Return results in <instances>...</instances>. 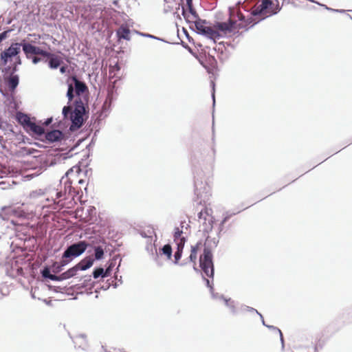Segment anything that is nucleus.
I'll return each mask as SVG.
<instances>
[{
	"instance_id": "nucleus-1",
	"label": "nucleus",
	"mask_w": 352,
	"mask_h": 352,
	"mask_svg": "<svg viewBox=\"0 0 352 352\" xmlns=\"http://www.w3.org/2000/svg\"><path fill=\"white\" fill-rule=\"evenodd\" d=\"M66 84L68 104L63 107L62 114L64 120L71 121L69 130L74 131L81 128L86 120L84 117L88 112L80 96L88 92V87L76 75L69 76Z\"/></svg>"
},
{
	"instance_id": "nucleus-2",
	"label": "nucleus",
	"mask_w": 352,
	"mask_h": 352,
	"mask_svg": "<svg viewBox=\"0 0 352 352\" xmlns=\"http://www.w3.org/2000/svg\"><path fill=\"white\" fill-rule=\"evenodd\" d=\"M199 266H200L204 274L212 279L210 280L209 278H205L204 275L202 276L203 279L206 283V285L210 289V292L212 298L215 300H223L226 298L223 296V295L214 292L213 277H214V264H213V261H212V254L211 250L207 247L204 248V252L200 256Z\"/></svg>"
},
{
	"instance_id": "nucleus-3",
	"label": "nucleus",
	"mask_w": 352,
	"mask_h": 352,
	"mask_svg": "<svg viewBox=\"0 0 352 352\" xmlns=\"http://www.w3.org/2000/svg\"><path fill=\"white\" fill-rule=\"evenodd\" d=\"M100 0H91L87 6L83 7L67 6V10L72 14L80 15L84 19L91 21L92 19H100L103 16V7L99 3Z\"/></svg>"
},
{
	"instance_id": "nucleus-4",
	"label": "nucleus",
	"mask_w": 352,
	"mask_h": 352,
	"mask_svg": "<svg viewBox=\"0 0 352 352\" xmlns=\"http://www.w3.org/2000/svg\"><path fill=\"white\" fill-rule=\"evenodd\" d=\"M194 191L195 198L194 199L198 204H205L210 196V186L202 170L197 171L195 175Z\"/></svg>"
},
{
	"instance_id": "nucleus-5",
	"label": "nucleus",
	"mask_w": 352,
	"mask_h": 352,
	"mask_svg": "<svg viewBox=\"0 0 352 352\" xmlns=\"http://www.w3.org/2000/svg\"><path fill=\"white\" fill-rule=\"evenodd\" d=\"M38 38H40L39 35L29 34L26 38L21 40V48H22V50L28 59H30L32 56L34 55L43 56L45 50L33 45V43H36V40Z\"/></svg>"
},
{
	"instance_id": "nucleus-6",
	"label": "nucleus",
	"mask_w": 352,
	"mask_h": 352,
	"mask_svg": "<svg viewBox=\"0 0 352 352\" xmlns=\"http://www.w3.org/2000/svg\"><path fill=\"white\" fill-rule=\"evenodd\" d=\"M208 23V22L206 20L201 19L197 21H193L194 28L191 26L190 28L192 30L195 28L197 34L206 36L212 41L214 43H216L217 40L221 38L222 35L211 27L207 26L206 24Z\"/></svg>"
},
{
	"instance_id": "nucleus-7",
	"label": "nucleus",
	"mask_w": 352,
	"mask_h": 352,
	"mask_svg": "<svg viewBox=\"0 0 352 352\" xmlns=\"http://www.w3.org/2000/svg\"><path fill=\"white\" fill-rule=\"evenodd\" d=\"M67 159V157L65 156V154L58 153L54 157H48L43 162L41 163V165L34 169V172L32 173L27 174L25 176V178L30 180L32 178L39 175L43 171H45L48 166H52L55 165L58 162H61L62 161Z\"/></svg>"
},
{
	"instance_id": "nucleus-8",
	"label": "nucleus",
	"mask_w": 352,
	"mask_h": 352,
	"mask_svg": "<svg viewBox=\"0 0 352 352\" xmlns=\"http://www.w3.org/2000/svg\"><path fill=\"white\" fill-rule=\"evenodd\" d=\"M89 244L85 241H80L69 245L63 252L65 258H69L70 260L80 256L85 252Z\"/></svg>"
},
{
	"instance_id": "nucleus-9",
	"label": "nucleus",
	"mask_w": 352,
	"mask_h": 352,
	"mask_svg": "<svg viewBox=\"0 0 352 352\" xmlns=\"http://www.w3.org/2000/svg\"><path fill=\"white\" fill-rule=\"evenodd\" d=\"M20 42L12 43L10 45L0 54V65L6 66L12 58L16 57L21 52Z\"/></svg>"
},
{
	"instance_id": "nucleus-10",
	"label": "nucleus",
	"mask_w": 352,
	"mask_h": 352,
	"mask_svg": "<svg viewBox=\"0 0 352 352\" xmlns=\"http://www.w3.org/2000/svg\"><path fill=\"white\" fill-rule=\"evenodd\" d=\"M74 174L73 169L70 168L60 180V188H62L63 190L65 198H68L67 195L74 197L77 193L72 186V181L70 178V175Z\"/></svg>"
},
{
	"instance_id": "nucleus-11",
	"label": "nucleus",
	"mask_w": 352,
	"mask_h": 352,
	"mask_svg": "<svg viewBox=\"0 0 352 352\" xmlns=\"http://www.w3.org/2000/svg\"><path fill=\"white\" fill-rule=\"evenodd\" d=\"M43 57L45 58V63L51 69H58L63 63V58L60 56L47 51H45Z\"/></svg>"
},
{
	"instance_id": "nucleus-12",
	"label": "nucleus",
	"mask_w": 352,
	"mask_h": 352,
	"mask_svg": "<svg viewBox=\"0 0 352 352\" xmlns=\"http://www.w3.org/2000/svg\"><path fill=\"white\" fill-rule=\"evenodd\" d=\"M236 22L229 19L227 22H215L213 25V29L216 31L222 32L224 34L230 33L236 30Z\"/></svg>"
},
{
	"instance_id": "nucleus-13",
	"label": "nucleus",
	"mask_w": 352,
	"mask_h": 352,
	"mask_svg": "<svg viewBox=\"0 0 352 352\" xmlns=\"http://www.w3.org/2000/svg\"><path fill=\"white\" fill-rule=\"evenodd\" d=\"M199 221H203V231L204 232H210L212 229L213 218L210 217L208 210H201L198 214Z\"/></svg>"
},
{
	"instance_id": "nucleus-14",
	"label": "nucleus",
	"mask_w": 352,
	"mask_h": 352,
	"mask_svg": "<svg viewBox=\"0 0 352 352\" xmlns=\"http://www.w3.org/2000/svg\"><path fill=\"white\" fill-rule=\"evenodd\" d=\"M46 142L54 143L61 141L64 138L63 133L58 129H53L44 133Z\"/></svg>"
},
{
	"instance_id": "nucleus-15",
	"label": "nucleus",
	"mask_w": 352,
	"mask_h": 352,
	"mask_svg": "<svg viewBox=\"0 0 352 352\" xmlns=\"http://www.w3.org/2000/svg\"><path fill=\"white\" fill-rule=\"evenodd\" d=\"M272 6L273 2L271 0H262L261 5L252 10L251 14L254 16L263 15L267 12V10L270 9Z\"/></svg>"
},
{
	"instance_id": "nucleus-16",
	"label": "nucleus",
	"mask_w": 352,
	"mask_h": 352,
	"mask_svg": "<svg viewBox=\"0 0 352 352\" xmlns=\"http://www.w3.org/2000/svg\"><path fill=\"white\" fill-rule=\"evenodd\" d=\"M188 12H186V10L184 9V8H182V16L186 19V22L191 23L193 22L190 19V15L192 16V18L195 19V21H197L199 19H201L197 13L195 9L193 7V4L191 3L187 5Z\"/></svg>"
},
{
	"instance_id": "nucleus-17",
	"label": "nucleus",
	"mask_w": 352,
	"mask_h": 352,
	"mask_svg": "<svg viewBox=\"0 0 352 352\" xmlns=\"http://www.w3.org/2000/svg\"><path fill=\"white\" fill-rule=\"evenodd\" d=\"M75 347H78L82 349V350H85L87 346V341L86 339V336L85 334H79L76 336L72 338Z\"/></svg>"
},
{
	"instance_id": "nucleus-18",
	"label": "nucleus",
	"mask_w": 352,
	"mask_h": 352,
	"mask_svg": "<svg viewBox=\"0 0 352 352\" xmlns=\"http://www.w3.org/2000/svg\"><path fill=\"white\" fill-rule=\"evenodd\" d=\"M94 262V259L91 256H89L82 259L76 265L78 270H86L93 265Z\"/></svg>"
},
{
	"instance_id": "nucleus-19",
	"label": "nucleus",
	"mask_w": 352,
	"mask_h": 352,
	"mask_svg": "<svg viewBox=\"0 0 352 352\" xmlns=\"http://www.w3.org/2000/svg\"><path fill=\"white\" fill-rule=\"evenodd\" d=\"M25 131L27 132L31 131L33 134L38 136L43 135L45 133V129L34 122H32Z\"/></svg>"
},
{
	"instance_id": "nucleus-20",
	"label": "nucleus",
	"mask_w": 352,
	"mask_h": 352,
	"mask_svg": "<svg viewBox=\"0 0 352 352\" xmlns=\"http://www.w3.org/2000/svg\"><path fill=\"white\" fill-rule=\"evenodd\" d=\"M6 85L11 92H14L19 83L18 75H10L6 78Z\"/></svg>"
},
{
	"instance_id": "nucleus-21",
	"label": "nucleus",
	"mask_w": 352,
	"mask_h": 352,
	"mask_svg": "<svg viewBox=\"0 0 352 352\" xmlns=\"http://www.w3.org/2000/svg\"><path fill=\"white\" fill-rule=\"evenodd\" d=\"M16 118L17 122L23 126L25 130H26L29 124L32 122L29 116L21 112L17 113Z\"/></svg>"
},
{
	"instance_id": "nucleus-22",
	"label": "nucleus",
	"mask_w": 352,
	"mask_h": 352,
	"mask_svg": "<svg viewBox=\"0 0 352 352\" xmlns=\"http://www.w3.org/2000/svg\"><path fill=\"white\" fill-rule=\"evenodd\" d=\"M117 36L119 39L123 38L126 41H129L130 38V30L126 26H120L116 32Z\"/></svg>"
},
{
	"instance_id": "nucleus-23",
	"label": "nucleus",
	"mask_w": 352,
	"mask_h": 352,
	"mask_svg": "<svg viewBox=\"0 0 352 352\" xmlns=\"http://www.w3.org/2000/svg\"><path fill=\"white\" fill-rule=\"evenodd\" d=\"M38 152V151L35 148H28V147H25V146L21 147L19 150V154L21 157L31 155H33Z\"/></svg>"
},
{
	"instance_id": "nucleus-24",
	"label": "nucleus",
	"mask_w": 352,
	"mask_h": 352,
	"mask_svg": "<svg viewBox=\"0 0 352 352\" xmlns=\"http://www.w3.org/2000/svg\"><path fill=\"white\" fill-rule=\"evenodd\" d=\"M223 302L225 303V305L228 307L230 310V312L233 315L237 314V309L235 307V302L234 300H232L230 298H225L223 300Z\"/></svg>"
},
{
	"instance_id": "nucleus-25",
	"label": "nucleus",
	"mask_w": 352,
	"mask_h": 352,
	"mask_svg": "<svg viewBox=\"0 0 352 352\" xmlns=\"http://www.w3.org/2000/svg\"><path fill=\"white\" fill-rule=\"evenodd\" d=\"M94 258L96 260H101L104 257V249L100 245L94 247Z\"/></svg>"
},
{
	"instance_id": "nucleus-26",
	"label": "nucleus",
	"mask_w": 352,
	"mask_h": 352,
	"mask_svg": "<svg viewBox=\"0 0 352 352\" xmlns=\"http://www.w3.org/2000/svg\"><path fill=\"white\" fill-rule=\"evenodd\" d=\"M94 283L91 281V276H85L82 283L78 287L79 288L88 287L91 289L94 287Z\"/></svg>"
},
{
	"instance_id": "nucleus-27",
	"label": "nucleus",
	"mask_w": 352,
	"mask_h": 352,
	"mask_svg": "<svg viewBox=\"0 0 352 352\" xmlns=\"http://www.w3.org/2000/svg\"><path fill=\"white\" fill-rule=\"evenodd\" d=\"M240 212L239 211H237L236 212H233V213H230L229 212H227L226 213V215L224 217V218L223 219L222 221L221 222L220 225H219V232H218V236H219V234H221V232L223 231V225L224 223H226L228 219L232 216V215H234L237 213H239Z\"/></svg>"
},
{
	"instance_id": "nucleus-28",
	"label": "nucleus",
	"mask_w": 352,
	"mask_h": 352,
	"mask_svg": "<svg viewBox=\"0 0 352 352\" xmlns=\"http://www.w3.org/2000/svg\"><path fill=\"white\" fill-rule=\"evenodd\" d=\"M118 257V256H114V258L108 263V265L104 270V276L108 277L111 275V271L116 265V259Z\"/></svg>"
},
{
	"instance_id": "nucleus-29",
	"label": "nucleus",
	"mask_w": 352,
	"mask_h": 352,
	"mask_svg": "<svg viewBox=\"0 0 352 352\" xmlns=\"http://www.w3.org/2000/svg\"><path fill=\"white\" fill-rule=\"evenodd\" d=\"M104 270L102 267L95 268L92 272L93 277L95 279H97L100 276L102 278H106V276H104Z\"/></svg>"
},
{
	"instance_id": "nucleus-30",
	"label": "nucleus",
	"mask_w": 352,
	"mask_h": 352,
	"mask_svg": "<svg viewBox=\"0 0 352 352\" xmlns=\"http://www.w3.org/2000/svg\"><path fill=\"white\" fill-rule=\"evenodd\" d=\"M161 250H162V253L168 257V258L170 259L171 258L173 250H172V247L170 244L164 245L162 248Z\"/></svg>"
},
{
	"instance_id": "nucleus-31",
	"label": "nucleus",
	"mask_w": 352,
	"mask_h": 352,
	"mask_svg": "<svg viewBox=\"0 0 352 352\" xmlns=\"http://www.w3.org/2000/svg\"><path fill=\"white\" fill-rule=\"evenodd\" d=\"M265 327L280 336V341L282 343V348H284V339L281 331L278 327L273 325H265Z\"/></svg>"
},
{
	"instance_id": "nucleus-32",
	"label": "nucleus",
	"mask_w": 352,
	"mask_h": 352,
	"mask_svg": "<svg viewBox=\"0 0 352 352\" xmlns=\"http://www.w3.org/2000/svg\"><path fill=\"white\" fill-rule=\"evenodd\" d=\"M240 309L241 311H248V312H251V313H255L257 315H258L260 316V318H262V314L253 307H249V306H247L245 305H242L241 306Z\"/></svg>"
},
{
	"instance_id": "nucleus-33",
	"label": "nucleus",
	"mask_w": 352,
	"mask_h": 352,
	"mask_svg": "<svg viewBox=\"0 0 352 352\" xmlns=\"http://www.w3.org/2000/svg\"><path fill=\"white\" fill-rule=\"evenodd\" d=\"M12 30V28H8L0 33V43L10 36V34Z\"/></svg>"
},
{
	"instance_id": "nucleus-34",
	"label": "nucleus",
	"mask_w": 352,
	"mask_h": 352,
	"mask_svg": "<svg viewBox=\"0 0 352 352\" xmlns=\"http://www.w3.org/2000/svg\"><path fill=\"white\" fill-rule=\"evenodd\" d=\"M78 271V270L76 265H75L65 272L66 275L67 276V278H69L71 277L74 276L76 274V272Z\"/></svg>"
},
{
	"instance_id": "nucleus-35",
	"label": "nucleus",
	"mask_w": 352,
	"mask_h": 352,
	"mask_svg": "<svg viewBox=\"0 0 352 352\" xmlns=\"http://www.w3.org/2000/svg\"><path fill=\"white\" fill-rule=\"evenodd\" d=\"M182 230H179V228H175L174 231V241L179 240V239H185V237L182 236Z\"/></svg>"
},
{
	"instance_id": "nucleus-36",
	"label": "nucleus",
	"mask_w": 352,
	"mask_h": 352,
	"mask_svg": "<svg viewBox=\"0 0 352 352\" xmlns=\"http://www.w3.org/2000/svg\"><path fill=\"white\" fill-rule=\"evenodd\" d=\"M41 274L44 278L48 279L50 278V276L52 275L50 269L48 267H43V269L41 271Z\"/></svg>"
},
{
	"instance_id": "nucleus-37",
	"label": "nucleus",
	"mask_w": 352,
	"mask_h": 352,
	"mask_svg": "<svg viewBox=\"0 0 352 352\" xmlns=\"http://www.w3.org/2000/svg\"><path fill=\"white\" fill-rule=\"evenodd\" d=\"M176 245H177V250H180L183 252V249L186 243V239H179L175 241Z\"/></svg>"
},
{
	"instance_id": "nucleus-38",
	"label": "nucleus",
	"mask_w": 352,
	"mask_h": 352,
	"mask_svg": "<svg viewBox=\"0 0 352 352\" xmlns=\"http://www.w3.org/2000/svg\"><path fill=\"white\" fill-rule=\"evenodd\" d=\"M52 268V271L55 274H58L63 270V267L56 262L53 264Z\"/></svg>"
},
{
	"instance_id": "nucleus-39",
	"label": "nucleus",
	"mask_w": 352,
	"mask_h": 352,
	"mask_svg": "<svg viewBox=\"0 0 352 352\" xmlns=\"http://www.w3.org/2000/svg\"><path fill=\"white\" fill-rule=\"evenodd\" d=\"M30 59L32 60V62L34 65L38 64L41 61H43L45 63V58H43V56H41L40 57H38V56H36V55L32 56Z\"/></svg>"
},
{
	"instance_id": "nucleus-40",
	"label": "nucleus",
	"mask_w": 352,
	"mask_h": 352,
	"mask_svg": "<svg viewBox=\"0 0 352 352\" xmlns=\"http://www.w3.org/2000/svg\"><path fill=\"white\" fill-rule=\"evenodd\" d=\"M56 198L59 199L60 201L66 199L67 198H65L64 192L62 188H60L58 192L56 193Z\"/></svg>"
},
{
	"instance_id": "nucleus-41",
	"label": "nucleus",
	"mask_w": 352,
	"mask_h": 352,
	"mask_svg": "<svg viewBox=\"0 0 352 352\" xmlns=\"http://www.w3.org/2000/svg\"><path fill=\"white\" fill-rule=\"evenodd\" d=\"M138 34L140 35H141L142 36H144V37L150 38H153V39H156V40L164 41V40L162 38H160L159 37H157V36H155L154 35H152V34H148V33L138 32Z\"/></svg>"
},
{
	"instance_id": "nucleus-42",
	"label": "nucleus",
	"mask_w": 352,
	"mask_h": 352,
	"mask_svg": "<svg viewBox=\"0 0 352 352\" xmlns=\"http://www.w3.org/2000/svg\"><path fill=\"white\" fill-rule=\"evenodd\" d=\"M182 252L180 251V250H176L175 252V254H174V258H175V264H178V261H179V259L182 258Z\"/></svg>"
},
{
	"instance_id": "nucleus-43",
	"label": "nucleus",
	"mask_w": 352,
	"mask_h": 352,
	"mask_svg": "<svg viewBox=\"0 0 352 352\" xmlns=\"http://www.w3.org/2000/svg\"><path fill=\"white\" fill-rule=\"evenodd\" d=\"M72 260H70L69 258H65L63 255L62 256V260L60 262V265L63 267L66 265H67L70 261Z\"/></svg>"
},
{
	"instance_id": "nucleus-44",
	"label": "nucleus",
	"mask_w": 352,
	"mask_h": 352,
	"mask_svg": "<svg viewBox=\"0 0 352 352\" xmlns=\"http://www.w3.org/2000/svg\"><path fill=\"white\" fill-rule=\"evenodd\" d=\"M114 277H115V279H116V283L114 284L113 286H114L115 288H116L119 285V284H122V276H120L118 277V276L116 274V273L115 274Z\"/></svg>"
},
{
	"instance_id": "nucleus-45",
	"label": "nucleus",
	"mask_w": 352,
	"mask_h": 352,
	"mask_svg": "<svg viewBox=\"0 0 352 352\" xmlns=\"http://www.w3.org/2000/svg\"><path fill=\"white\" fill-rule=\"evenodd\" d=\"M67 276L66 275L65 272L62 273L60 275H58V281H61L63 280L67 279Z\"/></svg>"
},
{
	"instance_id": "nucleus-46",
	"label": "nucleus",
	"mask_w": 352,
	"mask_h": 352,
	"mask_svg": "<svg viewBox=\"0 0 352 352\" xmlns=\"http://www.w3.org/2000/svg\"><path fill=\"white\" fill-rule=\"evenodd\" d=\"M67 276L66 275L65 272L62 273L60 275H58V281H61L63 280L67 279Z\"/></svg>"
},
{
	"instance_id": "nucleus-47",
	"label": "nucleus",
	"mask_w": 352,
	"mask_h": 352,
	"mask_svg": "<svg viewBox=\"0 0 352 352\" xmlns=\"http://www.w3.org/2000/svg\"><path fill=\"white\" fill-rule=\"evenodd\" d=\"M67 276L66 275L65 272L62 273L60 275H58V281H61L63 280L67 279Z\"/></svg>"
},
{
	"instance_id": "nucleus-48",
	"label": "nucleus",
	"mask_w": 352,
	"mask_h": 352,
	"mask_svg": "<svg viewBox=\"0 0 352 352\" xmlns=\"http://www.w3.org/2000/svg\"><path fill=\"white\" fill-rule=\"evenodd\" d=\"M199 243H197L194 246H192L191 247L190 252L197 254V250H198V248H199Z\"/></svg>"
},
{
	"instance_id": "nucleus-49",
	"label": "nucleus",
	"mask_w": 352,
	"mask_h": 352,
	"mask_svg": "<svg viewBox=\"0 0 352 352\" xmlns=\"http://www.w3.org/2000/svg\"><path fill=\"white\" fill-rule=\"evenodd\" d=\"M188 259L190 262L195 263L197 259V254L190 252Z\"/></svg>"
},
{
	"instance_id": "nucleus-50",
	"label": "nucleus",
	"mask_w": 352,
	"mask_h": 352,
	"mask_svg": "<svg viewBox=\"0 0 352 352\" xmlns=\"http://www.w3.org/2000/svg\"><path fill=\"white\" fill-rule=\"evenodd\" d=\"M14 58H15V62H14V65H17V66L21 65L22 61H21V57L18 55V56H16V57H14Z\"/></svg>"
},
{
	"instance_id": "nucleus-51",
	"label": "nucleus",
	"mask_w": 352,
	"mask_h": 352,
	"mask_svg": "<svg viewBox=\"0 0 352 352\" xmlns=\"http://www.w3.org/2000/svg\"><path fill=\"white\" fill-rule=\"evenodd\" d=\"M60 72L61 74H65L66 73L67 70V65H60Z\"/></svg>"
},
{
	"instance_id": "nucleus-52",
	"label": "nucleus",
	"mask_w": 352,
	"mask_h": 352,
	"mask_svg": "<svg viewBox=\"0 0 352 352\" xmlns=\"http://www.w3.org/2000/svg\"><path fill=\"white\" fill-rule=\"evenodd\" d=\"M280 10V7L279 6V5L278 4L276 9L273 10L271 13L270 14V16H272V15H274V14H277Z\"/></svg>"
},
{
	"instance_id": "nucleus-53",
	"label": "nucleus",
	"mask_w": 352,
	"mask_h": 352,
	"mask_svg": "<svg viewBox=\"0 0 352 352\" xmlns=\"http://www.w3.org/2000/svg\"><path fill=\"white\" fill-rule=\"evenodd\" d=\"M52 121H53V118L52 117L51 118H47L45 120L43 124L45 126H48V125H50L52 122Z\"/></svg>"
},
{
	"instance_id": "nucleus-54",
	"label": "nucleus",
	"mask_w": 352,
	"mask_h": 352,
	"mask_svg": "<svg viewBox=\"0 0 352 352\" xmlns=\"http://www.w3.org/2000/svg\"><path fill=\"white\" fill-rule=\"evenodd\" d=\"M212 84V100H213V105H214V103H215V100H214V82H211Z\"/></svg>"
},
{
	"instance_id": "nucleus-55",
	"label": "nucleus",
	"mask_w": 352,
	"mask_h": 352,
	"mask_svg": "<svg viewBox=\"0 0 352 352\" xmlns=\"http://www.w3.org/2000/svg\"><path fill=\"white\" fill-rule=\"evenodd\" d=\"M50 280H54V281H58V275L52 274L50 276Z\"/></svg>"
},
{
	"instance_id": "nucleus-56",
	"label": "nucleus",
	"mask_w": 352,
	"mask_h": 352,
	"mask_svg": "<svg viewBox=\"0 0 352 352\" xmlns=\"http://www.w3.org/2000/svg\"><path fill=\"white\" fill-rule=\"evenodd\" d=\"M18 71V66L17 65H14L12 68V73H11V75H14V74L15 72H16Z\"/></svg>"
},
{
	"instance_id": "nucleus-57",
	"label": "nucleus",
	"mask_w": 352,
	"mask_h": 352,
	"mask_svg": "<svg viewBox=\"0 0 352 352\" xmlns=\"http://www.w3.org/2000/svg\"><path fill=\"white\" fill-rule=\"evenodd\" d=\"M333 12H339V13H344V12H345V10H344L334 9V10H333Z\"/></svg>"
},
{
	"instance_id": "nucleus-58",
	"label": "nucleus",
	"mask_w": 352,
	"mask_h": 352,
	"mask_svg": "<svg viewBox=\"0 0 352 352\" xmlns=\"http://www.w3.org/2000/svg\"><path fill=\"white\" fill-rule=\"evenodd\" d=\"M212 241H213L214 245L216 247L218 243H219V240L216 239L215 238H214Z\"/></svg>"
},
{
	"instance_id": "nucleus-59",
	"label": "nucleus",
	"mask_w": 352,
	"mask_h": 352,
	"mask_svg": "<svg viewBox=\"0 0 352 352\" xmlns=\"http://www.w3.org/2000/svg\"><path fill=\"white\" fill-rule=\"evenodd\" d=\"M239 19L240 21H243L245 19V16L242 14H240L239 15Z\"/></svg>"
},
{
	"instance_id": "nucleus-60",
	"label": "nucleus",
	"mask_w": 352,
	"mask_h": 352,
	"mask_svg": "<svg viewBox=\"0 0 352 352\" xmlns=\"http://www.w3.org/2000/svg\"><path fill=\"white\" fill-rule=\"evenodd\" d=\"M112 3L116 6V7H118V0H113Z\"/></svg>"
},
{
	"instance_id": "nucleus-61",
	"label": "nucleus",
	"mask_w": 352,
	"mask_h": 352,
	"mask_svg": "<svg viewBox=\"0 0 352 352\" xmlns=\"http://www.w3.org/2000/svg\"><path fill=\"white\" fill-rule=\"evenodd\" d=\"M85 180L82 179H79L78 181V183L79 184H85Z\"/></svg>"
},
{
	"instance_id": "nucleus-62",
	"label": "nucleus",
	"mask_w": 352,
	"mask_h": 352,
	"mask_svg": "<svg viewBox=\"0 0 352 352\" xmlns=\"http://www.w3.org/2000/svg\"><path fill=\"white\" fill-rule=\"evenodd\" d=\"M109 285H104V286H102V288L104 290L109 289Z\"/></svg>"
},
{
	"instance_id": "nucleus-63",
	"label": "nucleus",
	"mask_w": 352,
	"mask_h": 352,
	"mask_svg": "<svg viewBox=\"0 0 352 352\" xmlns=\"http://www.w3.org/2000/svg\"><path fill=\"white\" fill-rule=\"evenodd\" d=\"M186 5L192 3V0H186Z\"/></svg>"
},
{
	"instance_id": "nucleus-64",
	"label": "nucleus",
	"mask_w": 352,
	"mask_h": 352,
	"mask_svg": "<svg viewBox=\"0 0 352 352\" xmlns=\"http://www.w3.org/2000/svg\"><path fill=\"white\" fill-rule=\"evenodd\" d=\"M261 321H262V324H263L264 326L267 325V324H265V320H264V319H263V316H262V318H261Z\"/></svg>"
}]
</instances>
